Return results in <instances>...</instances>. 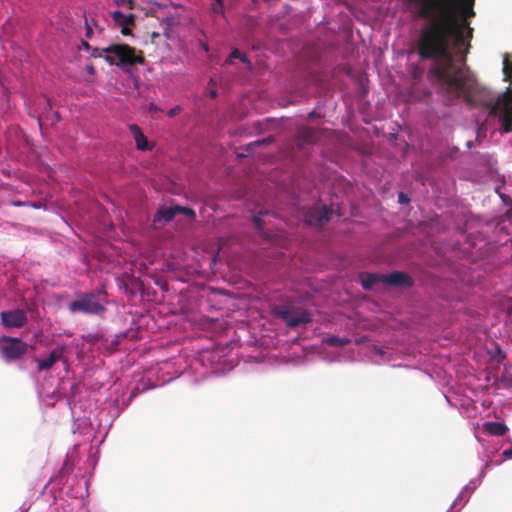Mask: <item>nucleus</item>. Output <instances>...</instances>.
Here are the masks:
<instances>
[{
	"instance_id": "obj_1",
	"label": "nucleus",
	"mask_w": 512,
	"mask_h": 512,
	"mask_svg": "<svg viewBox=\"0 0 512 512\" xmlns=\"http://www.w3.org/2000/svg\"><path fill=\"white\" fill-rule=\"evenodd\" d=\"M98 56L103 57L110 65H116L124 70L145 63L143 52H137L128 44H111L102 48Z\"/></svg>"
},
{
	"instance_id": "obj_2",
	"label": "nucleus",
	"mask_w": 512,
	"mask_h": 512,
	"mask_svg": "<svg viewBox=\"0 0 512 512\" xmlns=\"http://www.w3.org/2000/svg\"><path fill=\"white\" fill-rule=\"evenodd\" d=\"M102 292L83 294L79 299L72 301L68 309L72 313L100 314L105 311Z\"/></svg>"
},
{
	"instance_id": "obj_3",
	"label": "nucleus",
	"mask_w": 512,
	"mask_h": 512,
	"mask_svg": "<svg viewBox=\"0 0 512 512\" xmlns=\"http://www.w3.org/2000/svg\"><path fill=\"white\" fill-rule=\"evenodd\" d=\"M443 2L444 3L451 2L456 10H457V8H459L461 10V14H462L461 19L458 18V21L461 23H464V21H465V23H466V25L463 28V32H464L466 41L459 48H456L453 46V44H451L450 50L454 49L457 54L466 55L468 53V49L470 47V40L472 38V32H473L472 28L469 27V23H468L467 19H469L475 15V12L473 10L474 0H459L457 7L453 0H446Z\"/></svg>"
},
{
	"instance_id": "obj_4",
	"label": "nucleus",
	"mask_w": 512,
	"mask_h": 512,
	"mask_svg": "<svg viewBox=\"0 0 512 512\" xmlns=\"http://www.w3.org/2000/svg\"><path fill=\"white\" fill-rule=\"evenodd\" d=\"M274 315L285 321V323L292 328L302 324H308L312 320L309 311L292 305L277 306L274 309Z\"/></svg>"
},
{
	"instance_id": "obj_5",
	"label": "nucleus",
	"mask_w": 512,
	"mask_h": 512,
	"mask_svg": "<svg viewBox=\"0 0 512 512\" xmlns=\"http://www.w3.org/2000/svg\"><path fill=\"white\" fill-rule=\"evenodd\" d=\"M28 349V345L19 338L3 336L0 338L2 358L6 362L19 360Z\"/></svg>"
},
{
	"instance_id": "obj_6",
	"label": "nucleus",
	"mask_w": 512,
	"mask_h": 512,
	"mask_svg": "<svg viewBox=\"0 0 512 512\" xmlns=\"http://www.w3.org/2000/svg\"><path fill=\"white\" fill-rule=\"evenodd\" d=\"M320 138V130L309 126L300 127L293 139V148L302 150L305 145L316 144Z\"/></svg>"
},
{
	"instance_id": "obj_7",
	"label": "nucleus",
	"mask_w": 512,
	"mask_h": 512,
	"mask_svg": "<svg viewBox=\"0 0 512 512\" xmlns=\"http://www.w3.org/2000/svg\"><path fill=\"white\" fill-rule=\"evenodd\" d=\"M483 104L489 108L490 115H496L500 110H503L507 116H511L512 115V89L507 88V90L498 97L497 101L484 102Z\"/></svg>"
},
{
	"instance_id": "obj_8",
	"label": "nucleus",
	"mask_w": 512,
	"mask_h": 512,
	"mask_svg": "<svg viewBox=\"0 0 512 512\" xmlns=\"http://www.w3.org/2000/svg\"><path fill=\"white\" fill-rule=\"evenodd\" d=\"M2 325L9 328H20L27 322L26 314L23 310L1 312Z\"/></svg>"
},
{
	"instance_id": "obj_9",
	"label": "nucleus",
	"mask_w": 512,
	"mask_h": 512,
	"mask_svg": "<svg viewBox=\"0 0 512 512\" xmlns=\"http://www.w3.org/2000/svg\"><path fill=\"white\" fill-rule=\"evenodd\" d=\"M382 283L395 287H411L413 279L406 272L394 271L390 274H383Z\"/></svg>"
},
{
	"instance_id": "obj_10",
	"label": "nucleus",
	"mask_w": 512,
	"mask_h": 512,
	"mask_svg": "<svg viewBox=\"0 0 512 512\" xmlns=\"http://www.w3.org/2000/svg\"><path fill=\"white\" fill-rule=\"evenodd\" d=\"M329 215L330 210L326 205H323L310 209L305 215V220L310 225L321 226L329 221Z\"/></svg>"
},
{
	"instance_id": "obj_11",
	"label": "nucleus",
	"mask_w": 512,
	"mask_h": 512,
	"mask_svg": "<svg viewBox=\"0 0 512 512\" xmlns=\"http://www.w3.org/2000/svg\"><path fill=\"white\" fill-rule=\"evenodd\" d=\"M113 21L121 27L123 35H131L130 26H134L135 16L133 14L125 15L121 11L111 12Z\"/></svg>"
},
{
	"instance_id": "obj_12",
	"label": "nucleus",
	"mask_w": 512,
	"mask_h": 512,
	"mask_svg": "<svg viewBox=\"0 0 512 512\" xmlns=\"http://www.w3.org/2000/svg\"><path fill=\"white\" fill-rule=\"evenodd\" d=\"M65 352V347H57L51 353L46 359L43 360H37V369L38 371H46L53 367V365L60 359L63 358Z\"/></svg>"
},
{
	"instance_id": "obj_13",
	"label": "nucleus",
	"mask_w": 512,
	"mask_h": 512,
	"mask_svg": "<svg viewBox=\"0 0 512 512\" xmlns=\"http://www.w3.org/2000/svg\"><path fill=\"white\" fill-rule=\"evenodd\" d=\"M176 215H178V210L175 209V205L169 207L164 206L155 214L154 222L157 223L163 221L164 223H167L172 221Z\"/></svg>"
},
{
	"instance_id": "obj_14",
	"label": "nucleus",
	"mask_w": 512,
	"mask_h": 512,
	"mask_svg": "<svg viewBox=\"0 0 512 512\" xmlns=\"http://www.w3.org/2000/svg\"><path fill=\"white\" fill-rule=\"evenodd\" d=\"M483 429L493 436H503L508 430L507 426L500 422H485Z\"/></svg>"
},
{
	"instance_id": "obj_15",
	"label": "nucleus",
	"mask_w": 512,
	"mask_h": 512,
	"mask_svg": "<svg viewBox=\"0 0 512 512\" xmlns=\"http://www.w3.org/2000/svg\"><path fill=\"white\" fill-rule=\"evenodd\" d=\"M130 130L134 136L137 148L142 151L148 150V141L141 129L137 125H131Z\"/></svg>"
},
{
	"instance_id": "obj_16",
	"label": "nucleus",
	"mask_w": 512,
	"mask_h": 512,
	"mask_svg": "<svg viewBox=\"0 0 512 512\" xmlns=\"http://www.w3.org/2000/svg\"><path fill=\"white\" fill-rule=\"evenodd\" d=\"M382 275L383 274H372L368 273L365 278L362 279V286L366 290H370L377 283H382Z\"/></svg>"
},
{
	"instance_id": "obj_17",
	"label": "nucleus",
	"mask_w": 512,
	"mask_h": 512,
	"mask_svg": "<svg viewBox=\"0 0 512 512\" xmlns=\"http://www.w3.org/2000/svg\"><path fill=\"white\" fill-rule=\"evenodd\" d=\"M52 110V102L49 98H44V118L46 120H50L51 124H54L60 120L58 112H53L50 116V111Z\"/></svg>"
},
{
	"instance_id": "obj_18",
	"label": "nucleus",
	"mask_w": 512,
	"mask_h": 512,
	"mask_svg": "<svg viewBox=\"0 0 512 512\" xmlns=\"http://www.w3.org/2000/svg\"><path fill=\"white\" fill-rule=\"evenodd\" d=\"M326 343L331 346L343 347L350 343L348 338H340L337 336H330L326 339Z\"/></svg>"
},
{
	"instance_id": "obj_19",
	"label": "nucleus",
	"mask_w": 512,
	"mask_h": 512,
	"mask_svg": "<svg viewBox=\"0 0 512 512\" xmlns=\"http://www.w3.org/2000/svg\"><path fill=\"white\" fill-rule=\"evenodd\" d=\"M233 58H237L243 63H250L247 56L245 54L241 53L238 49H234L230 53V56L225 60V64L226 65L231 64Z\"/></svg>"
},
{
	"instance_id": "obj_20",
	"label": "nucleus",
	"mask_w": 512,
	"mask_h": 512,
	"mask_svg": "<svg viewBox=\"0 0 512 512\" xmlns=\"http://www.w3.org/2000/svg\"><path fill=\"white\" fill-rule=\"evenodd\" d=\"M175 209L178 210V214H184L185 216L189 217L190 219H195V217H196L195 211L189 207L175 205Z\"/></svg>"
},
{
	"instance_id": "obj_21",
	"label": "nucleus",
	"mask_w": 512,
	"mask_h": 512,
	"mask_svg": "<svg viewBox=\"0 0 512 512\" xmlns=\"http://www.w3.org/2000/svg\"><path fill=\"white\" fill-rule=\"evenodd\" d=\"M267 214H268V211H260L259 215L254 216L253 222H254L255 227L258 230H262L263 227H264V221L262 220L261 216L262 215H267Z\"/></svg>"
},
{
	"instance_id": "obj_22",
	"label": "nucleus",
	"mask_w": 512,
	"mask_h": 512,
	"mask_svg": "<svg viewBox=\"0 0 512 512\" xmlns=\"http://www.w3.org/2000/svg\"><path fill=\"white\" fill-rule=\"evenodd\" d=\"M118 5H126L129 9H133V0H117Z\"/></svg>"
},
{
	"instance_id": "obj_23",
	"label": "nucleus",
	"mask_w": 512,
	"mask_h": 512,
	"mask_svg": "<svg viewBox=\"0 0 512 512\" xmlns=\"http://www.w3.org/2000/svg\"><path fill=\"white\" fill-rule=\"evenodd\" d=\"M181 111V107L180 106H175L173 107L172 109H170L168 112H167V115L169 117H174L176 116L177 114H179Z\"/></svg>"
},
{
	"instance_id": "obj_24",
	"label": "nucleus",
	"mask_w": 512,
	"mask_h": 512,
	"mask_svg": "<svg viewBox=\"0 0 512 512\" xmlns=\"http://www.w3.org/2000/svg\"><path fill=\"white\" fill-rule=\"evenodd\" d=\"M398 201L401 204H407V203H409L410 199L406 194H404L403 192H400L399 196H398Z\"/></svg>"
},
{
	"instance_id": "obj_25",
	"label": "nucleus",
	"mask_w": 512,
	"mask_h": 512,
	"mask_svg": "<svg viewBox=\"0 0 512 512\" xmlns=\"http://www.w3.org/2000/svg\"><path fill=\"white\" fill-rule=\"evenodd\" d=\"M85 26H86V37L90 38L93 33V29H92L91 23L88 21V19H85Z\"/></svg>"
},
{
	"instance_id": "obj_26",
	"label": "nucleus",
	"mask_w": 512,
	"mask_h": 512,
	"mask_svg": "<svg viewBox=\"0 0 512 512\" xmlns=\"http://www.w3.org/2000/svg\"><path fill=\"white\" fill-rule=\"evenodd\" d=\"M502 455L505 458H512V449H507V450L503 451Z\"/></svg>"
},
{
	"instance_id": "obj_27",
	"label": "nucleus",
	"mask_w": 512,
	"mask_h": 512,
	"mask_svg": "<svg viewBox=\"0 0 512 512\" xmlns=\"http://www.w3.org/2000/svg\"><path fill=\"white\" fill-rule=\"evenodd\" d=\"M212 11H213L214 13H222V8H219V7L217 6V3H215V4H213V5H212Z\"/></svg>"
},
{
	"instance_id": "obj_28",
	"label": "nucleus",
	"mask_w": 512,
	"mask_h": 512,
	"mask_svg": "<svg viewBox=\"0 0 512 512\" xmlns=\"http://www.w3.org/2000/svg\"><path fill=\"white\" fill-rule=\"evenodd\" d=\"M149 111L150 112H156V111H159V108L154 103H151L149 105Z\"/></svg>"
},
{
	"instance_id": "obj_29",
	"label": "nucleus",
	"mask_w": 512,
	"mask_h": 512,
	"mask_svg": "<svg viewBox=\"0 0 512 512\" xmlns=\"http://www.w3.org/2000/svg\"><path fill=\"white\" fill-rule=\"evenodd\" d=\"M12 204L14 206H25V205H28L27 203L22 202V201H13Z\"/></svg>"
},
{
	"instance_id": "obj_30",
	"label": "nucleus",
	"mask_w": 512,
	"mask_h": 512,
	"mask_svg": "<svg viewBox=\"0 0 512 512\" xmlns=\"http://www.w3.org/2000/svg\"><path fill=\"white\" fill-rule=\"evenodd\" d=\"M219 8L223 7L222 0H215Z\"/></svg>"
},
{
	"instance_id": "obj_31",
	"label": "nucleus",
	"mask_w": 512,
	"mask_h": 512,
	"mask_svg": "<svg viewBox=\"0 0 512 512\" xmlns=\"http://www.w3.org/2000/svg\"><path fill=\"white\" fill-rule=\"evenodd\" d=\"M210 96H211L212 98H215V97L217 96L216 91H211V92H210Z\"/></svg>"
},
{
	"instance_id": "obj_32",
	"label": "nucleus",
	"mask_w": 512,
	"mask_h": 512,
	"mask_svg": "<svg viewBox=\"0 0 512 512\" xmlns=\"http://www.w3.org/2000/svg\"><path fill=\"white\" fill-rule=\"evenodd\" d=\"M39 125L42 126L43 125V117H40L39 118Z\"/></svg>"
},
{
	"instance_id": "obj_33",
	"label": "nucleus",
	"mask_w": 512,
	"mask_h": 512,
	"mask_svg": "<svg viewBox=\"0 0 512 512\" xmlns=\"http://www.w3.org/2000/svg\"><path fill=\"white\" fill-rule=\"evenodd\" d=\"M313 117H315V112L309 113V118H313Z\"/></svg>"
},
{
	"instance_id": "obj_34",
	"label": "nucleus",
	"mask_w": 512,
	"mask_h": 512,
	"mask_svg": "<svg viewBox=\"0 0 512 512\" xmlns=\"http://www.w3.org/2000/svg\"><path fill=\"white\" fill-rule=\"evenodd\" d=\"M83 46L87 49L89 48V44L87 42H83Z\"/></svg>"
},
{
	"instance_id": "obj_35",
	"label": "nucleus",
	"mask_w": 512,
	"mask_h": 512,
	"mask_svg": "<svg viewBox=\"0 0 512 512\" xmlns=\"http://www.w3.org/2000/svg\"><path fill=\"white\" fill-rule=\"evenodd\" d=\"M158 36H159V34H158V33H155V32H154V33L152 34V37H158Z\"/></svg>"
},
{
	"instance_id": "obj_36",
	"label": "nucleus",
	"mask_w": 512,
	"mask_h": 512,
	"mask_svg": "<svg viewBox=\"0 0 512 512\" xmlns=\"http://www.w3.org/2000/svg\"><path fill=\"white\" fill-rule=\"evenodd\" d=\"M30 205H31L32 207H34V208H38V207H39V206H38V205H36V204H30Z\"/></svg>"
}]
</instances>
